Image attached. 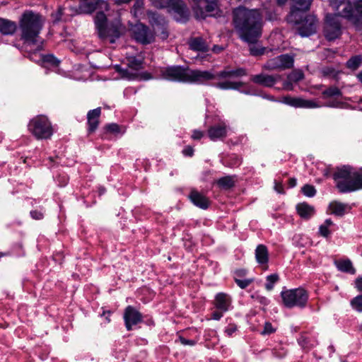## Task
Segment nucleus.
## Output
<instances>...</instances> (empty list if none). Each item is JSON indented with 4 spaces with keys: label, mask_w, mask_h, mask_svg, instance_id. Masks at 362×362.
<instances>
[{
    "label": "nucleus",
    "mask_w": 362,
    "mask_h": 362,
    "mask_svg": "<svg viewBox=\"0 0 362 362\" xmlns=\"http://www.w3.org/2000/svg\"><path fill=\"white\" fill-rule=\"evenodd\" d=\"M280 79L281 76L279 74L267 75L264 74L253 75L250 78L253 83L265 87H272Z\"/></svg>",
    "instance_id": "20"
},
{
    "label": "nucleus",
    "mask_w": 362,
    "mask_h": 362,
    "mask_svg": "<svg viewBox=\"0 0 362 362\" xmlns=\"http://www.w3.org/2000/svg\"><path fill=\"white\" fill-rule=\"evenodd\" d=\"M227 133L228 125L224 121H220L218 124L209 127L207 130V135L213 141L223 140L226 137Z\"/></svg>",
    "instance_id": "18"
},
{
    "label": "nucleus",
    "mask_w": 362,
    "mask_h": 362,
    "mask_svg": "<svg viewBox=\"0 0 362 362\" xmlns=\"http://www.w3.org/2000/svg\"><path fill=\"white\" fill-rule=\"evenodd\" d=\"M182 153L185 156H192L194 154V149L192 146H187L182 150Z\"/></svg>",
    "instance_id": "60"
},
{
    "label": "nucleus",
    "mask_w": 362,
    "mask_h": 362,
    "mask_svg": "<svg viewBox=\"0 0 362 362\" xmlns=\"http://www.w3.org/2000/svg\"><path fill=\"white\" fill-rule=\"evenodd\" d=\"M276 331V327H274L271 322H266L264 325L263 330L261 332L262 335H269Z\"/></svg>",
    "instance_id": "52"
},
{
    "label": "nucleus",
    "mask_w": 362,
    "mask_h": 362,
    "mask_svg": "<svg viewBox=\"0 0 362 362\" xmlns=\"http://www.w3.org/2000/svg\"><path fill=\"white\" fill-rule=\"evenodd\" d=\"M334 265L340 272L351 274H356V269L354 267L351 261L349 259L335 260Z\"/></svg>",
    "instance_id": "31"
},
{
    "label": "nucleus",
    "mask_w": 362,
    "mask_h": 362,
    "mask_svg": "<svg viewBox=\"0 0 362 362\" xmlns=\"http://www.w3.org/2000/svg\"><path fill=\"white\" fill-rule=\"evenodd\" d=\"M334 14L357 24L362 22V0L352 4L349 0H329Z\"/></svg>",
    "instance_id": "4"
},
{
    "label": "nucleus",
    "mask_w": 362,
    "mask_h": 362,
    "mask_svg": "<svg viewBox=\"0 0 362 362\" xmlns=\"http://www.w3.org/2000/svg\"><path fill=\"white\" fill-rule=\"evenodd\" d=\"M319 233L322 237L327 238L331 234V232L329 230V227L328 226H324L323 224H322L319 227Z\"/></svg>",
    "instance_id": "55"
},
{
    "label": "nucleus",
    "mask_w": 362,
    "mask_h": 362,
    "mask_svg": "<svg viewBox=\"0 0 362 362\" xmlns=\"http://www.w3.org/2000/svg\"><path fill=\"white\" fill-rule=\"evenodd\" d=\"M42 16L32 11H25L19 19L21 40L26 45H37L42 41L40 33L43 28Z\"/></svg>",
    "instance_id": "2"
},
{
    "label": "nucleus",
    "mask_w": 362,
    "mask_h": 362,
    "mask_svg": "<svg viewBox=\"0 0 362 362\" xmlns=\"http://www.w3.org/2000/svg\"><path fill=\"white\" fill-rule=\"evenodd\" d=\"M297 33L303 37H309L316 32L317 20L315 16L304 13L302 18L296 23Z\"/></svg>",
    "instance_id": "15"
},
{
    "label": "nucleus",
    "mask_w": 362,
    "mask_h": 362,
    "mask_svg": "<svg viewBox=\"0 0 362 362\" xmlns=\"http://www.w3.org/2000/svg\"><path fill=\"white\" fill-rule=\"evenodd\" d=\"M188 45L189 48L193 51L206 52L209 50L207 42L202 37H191L189 40Z\"/></svg>",
    "instance_id": "26"
},
{
    "label": "nucleus",
    "mask_w": 362,
    "mask_h": 362,
    "mask_svg": "<svg viewBox=\"0 0 362 362\" xmlns=\"http://www.w3.org/2000/svg\"><path fill=\"white\" fill-rule=\"evenodd\" d=\"M279 61L282 66V69H288L293 66L294 58L293 56L288 54H281L278 56Z\"/></svg>",
    "instance_id": "34"
},
{
    "label": "nucleus",
    "mask_w": 362,
    "mask_h": 362,
    "mask_svg": "<svg viewBox=\"0 0 362 362\" xmlns=\"http://www.w3.org/2000/svg\"><path fill=\"white\" fill-rule=\"evenodd\" d=\"M100 115V107H97L95 109L88 111L87 114V124L88 132L89 134L94 132L98 129Z\"/></svg>",
    "instance_id": "22"
},
{
    "label": "nucleus",
    "mask_w": 362,
    "mask_h": 362,
    "mask_svg": "<svg viewBox=\"0 0 362 362\" xmlns=\"http://www.w3.org/2000/svg\"><path fill=\"white\" fill-rule=\"evenodd\" d=\"M146 13L148 18V23L153 29L159 26H163L168 23L165 17L157 12L148 11Z\"/></svg>",
    "instance_id": "29"
},
{
    "label": "nucleus",
    "mask_w": 362,
    "mask_h": 362,
    "mask_svg": "<svg viewBox=\"0 0 362 362\" xmlns=\"http://www.w3.org/2000/svg\"><path fill=\"white\" fill-rule=\"evenodd\" d=\"M313 0H291V11L287 16L288 23H298L304 15V13L310 10Z\"/></svg>",
    "instance_id": "12"
},
{
    "label": "nucleus",
    "mask_w": 362,
    "mask_h": 362,
    "mask_svg": "<svg viewBox=\"0 0 362 362\" xmlns=\"http://www.w3.org/2000/svg\"><path fill=\"white\" fill-rule=\"evenodd\" d=\"M351 305L357 312L362 313V295L354 297L351 300Z\"/></svg>",
    "instance_id": "46"
},
{
    "label": "nucleus",
    "mask_w": 362,
    "mask_h": 362,
    "mask_svg": "<svg viewBox=\"0 0 362 362\" xmlns=\"http://www.w3.org/2000/svg\"><path fill=\"white\" fill-rule=\"evenodd\" d=\"M205 3L206 4V6L205 7L206 12L210 13L215 11L218 9V0H204Z\"/></svg>",
    "instance_id": "47"
},
{
    "label": "nucleus",
    "mask_w": 362,
    "mask_h": 362,
    "mask_svg": "<svg viewBox=\"0 0 362 362\" xmlns=\"http://www.w3.org/2000/svg\"><path fill=\"white\" fill-rule=\"evenodd\" d=\"M284 103L294 107L315 108L317 107V105L313 100L290 96L284 97Z\"/></svg>",
    "instance_id": "21"
},
{
    "label": "nucleus",
    "mask_w": 362,
    "mask_h": 362,
    "mask_svg": "<svg viewBox=\"0 0 362 362\" xmlns=\"http://www.w3.org/2000/svg\"><path fill=\"white\" fill-rule=\"evenodd\" d=\"M234 180L232 176H225L218 180L217 184L223 188L229 189L234 186Z\"/></svg>",
    "instance_id": "41"
},
{
    "label": "nucleus",
    "mask_w": 362,
    "mask_h": 362,
    "mask_svg": "<svg viewBox=\"0 0 362 362\" xmlns=\"http://www.w3.org/2000/svg\"><path fill=\"white\" fill-rule=\"evenodd\" d=\"M65 4L76 14H91L98 8L110 9L105 0H65Z\"/></svg>",
    "instance_id": "6"
},
{
    "label": "nucleus",
    "mask_w": 362,
    "mask_h": 362,
    "mask_svg": "<svg viewBox=\"0 0 362 362\" xmlns=\"http://www.w3.org/2000/svg\"><path fill=\"white\" fill-rule=\"evenodd\" d=\"M263 69L269 71L283 70L282 66L279 61L278 57L269 59L263 66Z\"/></svg>",
    "instance_id": "36"
},
{
    "label": "nucleus",
    "mask_w": 362,
    "mask_h": 362,
    "mask_svg": "<svg viewBox=\"0 0 362 362\" xmlns=\"http://www.w3.org/2000/svg\"><path fill=\"white\" fill-rule=\"evenodd\" d=\"M152 31L155 32V36H158L163 40H166L169 35L168 23L163 26H159L153 29Z\"/></svg>",
    "instance_id": "40"
},
{
    "label": "nucleus",
    "mask_w": 362,
    "mask_h": 362,
    "mask_svg": "<svg viewBox=\"0 0 362 362\" xmlns=\"http://www.w3.org/2000/svg\"><path fill=\"white\" fill-rule=\"evenodd\" d=\"M255 259L264 269L268 268L269 251L267 247L264 245H258L255 251Z\"/></svg>",
    "instance_id": "23"
},
{
    "label": "nucleus",
    "mask_w": 362,
    "mask_h": 362,
    "mask_svg": "<svg viewBox=\"0 0 362 362\" xmlns=\"http://www.w3.org/2000/svg\"><path fill=\"white\" fill-rule=\"evenodd\" d=\"M17 30L15 21L0 18V33L3 35H13Z\"/></svg>",
    "instance_id": "28"
},
{
    "label": "nucleus",
    "mask_w": 362,
    "mask_h": 362,
    "mask_svg": "<svg viewBox=\"0 0 362 362\" xmlns=\"http://www.w3.org/2000/svg\"><path fill=\"white\" fill-rule=\"evenodd\" d=\"M362 64V57L356 55L351 57L346 62V66L352 70L357 69Z\"/></svg>",
    "instance_id": "37"
},
{
    "label": "nucleus",
    "mask_w": 362,
    "mask_h": 362,
    "mask_svg": "<svg viewBox=\"0 0 362 362\" xmlns=\"http://www.w3.org/2000/svg\"><path fill=\"white\" fill-rule=\"evenodd\" d=\"M247 74L246 69L242 67L231 70L226 68L218 71L216 74H214L210 71L189 69L187 68V83L205 84L207 81L216 78L227 79L233 77H242Z\"/></svg>",
    "instance_id": "3"
},
{
    "label": "nucleus",
    "mask_w": 362,
    "mask_h": 362,
    "mask_svg": "<svg viewBox=\"0 0 362 362\" xmlns=\"http://www.w3.org/2000/svg\"><path fill=\"white\" fill-rule=\"evenodd\" d=\"M262 14L264 13L266 19L268 21H274L277 18L276 5L274 1L267 0L264 2L262 5V8H259Z\"/></svg>",
    "instance_id": "27"
},
{
    "label": "nucleus",
    "mask_w": 362,
    "mask_h": 362,
    "mask_svg": "<svg viewBox=\"0 0 362 362\" xmlns=\"http://www.w3.org/2000/svg\"><path fill=\"white\" fill-rule=\"evenodd\" d=\"M179 341L184 346H193L197 344V341L194 339H187L182 336H180L178 338Z\"/></svg>",
    "instance_id": "54"
},
{
    "label": "nucleus",
    "mask_w": 362,
    "mask_h": 362,
    "mask_svg": "<svg viewBox=\"0 0 362 362\" xmlns=\"http://www.w3.org/2000/svg\"><path fill=\"white\" fill-rule=\"evenodd\" d=\"M153 6L157 8H170L178 22H186L189 18L188 9L182 0H150Z\"/></svg>",
    "instance_id": "8"
},
{
    "label": "nucleus",
    "mask_w": 362,
    "mask_h": 362,
    "mask_svg": "<svg viewBox=\"0 0 362 362\" xmlns=\"http://www.w3.org/2000/svg\"><path fill=\"white\" fill-rule=\"evenodd\" d=\"M245 83L242 81H231L226 80L224 81L218 82L214 84V86L221 90H238L243 87Z\"/></svg>",
    "instance_id": "32"
},
{
    "label": "nucleus",
    "mask_w": 362,
    "mask_h": 362,
    "mask_svg": "<svg viewBox=\"0 0 362 362\" xmlns=\"http://www.w3.org/2000/svg\"><path fill=\"white\" fill-rule=\"evenodd\" d=\"M296 210L298 215L303 219H310L315 214V208L305 202L296 205Z\"/></svg>",
    "instance_id": "30"
},
{
    "label": "nucleus",
    "mask_w": 362,
    "mask_h": 362,
    "mask_svg": "<svg viewBox=\"0 0 362 362\" xmlns=\"http://www.w3.org/2000/svg\"><path fill=\"white\" fill-rule=\"evenodd\" d=\"M293 81L286 80L283 83V88L286 90H292L293 89Z\"/></svg>",
    "instance_id": "61"
},
{
    "label": "nucleus",
    "mask_w": 362,
    "mask_h": 362,
    "mask_svg": "<svg viewBox=\"0 0 362 362\" xmlns=\"http://www.w3.org/2000/svg\"><path fill=\"white\" fill-rule=\"evenodd\" d=\"M95 26L100 33L104 29L108 24L107 23V18L103 11H99L96 13L94 18Z\"/></svg>",
    "instance_id": "33"
},
{
    "label": "nucleus",
    "mask_w": 362,
    "mask_h": 362,
    "mask_svg": "<svg viewBox=\"0 0 362 362\" xmlns=\"http://www.w3.org/2000/svg\"><path fill=\"white\" fill-rule=\"evenodd\" d=\"M324 98H333L341 96V91L337 86H330L322 91Z\"/></svg>",
    "instance_id": "39"
},
{
    "label": "nucleus",
    "mask_w": 362,
    "mask_h": 362,
    "mask_svg": "<svg viewBox=\"0 0 362 362\" xmlns=\"http://www.w3.org/2000/svg\"><path fill=\"white\" fill-rule=\"evenodd\" d=\"M187 68L181 66H172L160 71V76L165 80L187 83Z\"/></svg>",
    "instance_id": "16"
},
{
    "label": "nucleus",
    "mask_w": 362,
    "mask_h": 362,
    "mask_svg": "<svg viewBox=\"0 0 362 362\" xmlns=\"http://www.w3.org/2000/svg\"><path fill=\"white\" fill-rule=\"evenodd\" d=\"M355 286L358 291L362 292V276H358L355 281Z\"/></svg>",
    "instance_id": "63"
},
{
    "label": "nucleus",
    "mask_w": 362,
    "mask_h": 362,
    "mask_svg": "<svg viewBox=\"0 0 362 362\" xmlns=\"http://www.w3.org/2000/svg\"><path fill=\"white\" fill-rule=\"evenodd\" d=\"M354 170L350 165H343L336 168L333 172L332 178L340 193L356 191L354 187Z\"/></svg>",
    "instance_id": "5"
},
{
    "label": "nucleus",
    "mask_w": 362,
    "mask_h": 362,
    "mask_svg": "<svg viewBox=\"0 0 362 362\" xmlns=\"http://www.w3.org/2000/svg\"><path fill=\"white\" fill-rule=\"evenodd\" d=\"M106 129L108 132H110L112 133H118L119 132V127L117 124L112 123V124H109L106 126Z\"/></svg>",
    "instance_id": "59"
},
{
    "label": "nucleus",
    "mask_w": 362,
    "mask_h": 362,
    "mask_svg": "<svg viewBox=\"0 0 362 362\" xmlns=\"http://www.w3.org/2000/svg\"><path fill=\"white\" fill-rule=\"evenodd\" d=\"M234 280L237 285L242 289L246 288L254 281L253 279H240L237 277H235Z\"/></svg>",
    "instance_id": "50"
},
{
    "label": "nucleus",
    "mask_w": 362,
    "mask_h": 362,
    "mask_svg": "<svg viewBox=\"0 0 362 362\" xmlns=\"http://www.w3.org/2000/svg\"><path fill=\"white\" fill-rule=\"evenodd\" d=\"M265 48L259 45H252L250 47V53L252 56H261L264 53Z\"/></svg>",
    "instance_id": "48"
},
{
    "label": "nucleus",
    "mask_w": 362,
    "mask_h": 362,
    "mask_svg": "<svg viewBox=\"0 0 362 362\" xmlns=\"http://www.w3.org/2000/svg\"><path fill=\"white\" fill-rule=\"evenodd\" d=\"M340 16L337 14L327 13L325 16V24L324 34L328 40H334L341 35V23L339 20Z\"/></svg>",
    "instance_id": "11"
},
{
    "label": "nucleus",
    "mask_w": 362,
    "mask_h": 362,
    "mask_svg": "<svg viewBox=\"0 0 362 362\" xmlns=\"http://www.w3.org/2000/svg\"><path fill=\"white\" fill-rule=\"evenodd\" d=\"M143 317L140 312L132 305H128L124 312V320L126 328L131 330L132 326L136 325L142 321Z\"/></svg>",
    "instance_id": "17"
},
{
    "label": "nucleus",
    "mask_w": 362,
    "mask_h": 362,
    "mask_svg": "<svg viewBox=\"0 0 362 362\" xmlns=\"http://www.w3.org/2000/svg\"><path fill=\"white\" fill-rule=\"evenodd\" d=\"M321 72H322V74L323 76L330 78H332L336 81H337L339 79V74L340 73L339 71H337L335 69H334L332 67H329V66L324 67L322 69Z\"/></svg>",
    "instance_id": "38"
},
{
    "label": "nucleus",
    "mask_w": 362,
    "mask_h": 362,
    "mask_svg": "<svg viewBox=\"0 0 362 362\" xmlns=\"http://www.w3.org/2000/svg\"><path fill=\"white\" fill-rule=\"evenodd\" d=\"M127 68L116 66V70L123 78L129 80L134 79L136 77V71L143 68V59L134 56L127 57Z\"/></svg>",
    "instance_id": "14"
},
{
    "label": "nucleus",
    "mask_w": 362,
    "mask_h": 362,
    "mask_svg": "<svg viewBox=\"0 0 362 362\" xmlns=\"http://www.w3.org/2000/svg\"><path fill=\"white\" fill-rule=\"evenodd\" d=\"M272 355L276 358H283L286 355V351L284 349H274L272 351Z\"/></svg>",
    "instance_id": "57"
},
{
    "label": "nucleus",
    "mask_w": 362,
    "mask_h": 362,
    "mask_svg": "<svg viewBox=\"0 0 362 362\" xmlns=\"http://www.w3.org/2000/svg\"><path fill=\"white\" fill-rule=\"evenodd\" d=\"M298 341L303 349H310L314 346V344H310V339L304 335L300 336Z\"/></svg>",
    "instance_id": "51"
},
{
    "label": "nucleus",
    "mask_w": 362,
    "mask_h": 362,
    "mask_svg": "<svg viewBox=\"0 0 362 362\" xmlns=\"http://www.w3.org/2000/svg\"><path fill=\"white\" fill-rule=\"evenodd\" d=\"M98 35L103 40L112 44L120 37L121 33L117 25L110 24L98 33Z\"/></svg>",
    "instance_id": "19"
},
{
    "label": "nucleus",
    "mask_w": 362,
    "mask_h": 362,
    "mask_svg": "<svg viewBox=\"0 0 362 362\" xmlns=\"http://www.w3.org/2000/svg\"><path fill=\"white\" fill-rule=\"evenodd\" d=\"M30 216L35 220H41L44 217V214L41 211L33 210L30 212Z\"/></svg>",
    "instance_id": "56"
},
{
    "label": "nucleus",
    "mask_w": 362,
    "mask_h": 362,
    "mask_svg": "<svg viewBox=\"0 0 362 362\" xmlns=\"http://www.w3.org/2000/svg\"><path fill=\"white\" fill-rule=\"evenodd\" d=\"M193 10H194V12L197 18H205L206 16L204 14V11L199 5H197L196 6H194Z\"/></svg>",
    "instance_id": "58"
},
{
    "label": "nucleus",
    "mask_w": 362,
    "mask_h": 362,
    "mask_svg": "<svg viewBox=\"0 0 362 362\" xmlns=\"http://www.w3.org/2000/svg\"><path fill=\"white\" fill-rule=\"evenodd\" d=\"M302 192L303 193L304 195L308 197H313L316 194V189L313 185H305L302 187Z\"/></svg>",
    "instance_id": "49"
},
{
    "label": "nucleus",
    "mask_w": 362,
    "mask_h": 362,
    "mask_svg": "<svg viewBox=\"0 0 362 362\" xmlns=\"http://www.w3.org/2000/svg\"><path fill=\"white\" fill-rule=\"evenodd\" d=\"M42 61L45 63L50 64L54 66H58L59 64V61L52 54H47L43 56Z\"/></svg>",
    "instance_id": "53"
},
{
    "label": "nucleus",
    "mask_w": 362,
    "mask_h": 362,
    "mask_svg": "<svg viewBox=\"0 0 362 362\" xmlns=\"http://www.w3.org/2000/svg\"><path fill=\"white\" fill-rule=\"evenodd\" d=\"M189 199L195 206L202 209H206L210 204L208 198L195 189L190 192Z\"/></svg>",
    "instance_id": "25"
},
{
    "label": "nucleus",
    "mask_w": 362,
    "mask_h": 362,
    "mask_svg": "<svg viewBox=\"0 0 362 362\" xmlns=\"http://www.w3.org/2000/svg\"><path fill=\"white\" fill-rule=\"evenodd\" d=\"M322 173H323V175L326 177H329V176H332V168L329 166V167H327L326 168H325L322 171Z\"/></svg>",
    "instance_id": "64"
},
{
    "label": "nucleus",
    "mask_w": 362,
    "mask_h": 362,
    "mask_svg": "<svg viewBox=\"0 0 362 362\" xmlns=\"http://www.w3.org/2000/svg\"><path fill=\"white\" fill-rule=\"evenodd\" d=\"M204 132L199 130H194L192 134V138L194 140L200 139L203 137Z\"/></svg>",
    "instance_id": "62"
},
{
    "label": "nucleus",
    "mask_w": 362,
    "mask_h": 362,
    "mask_svg": "<svg viewBox=\"0 0 362 362\" xmlns=\"http://www.w3.org/2000/svg\"><path fill=\"white\" fill-rule=\"evenodd\" d=\"M242 163V158L236 154L228 156L224 160V164L230 168H237Z\"/></svg>",
    "instance_id": "35"
},
{
    "label": "nucleus",
    "mask_w": 362,
    "mask_h": 362,
    "mask_svg": "<svg viewBox=\"0 0 362 362\" xmlns=\"http://www.w3.org/2000/svg\"><path fill=\"white\" fill-rule=\"evenodd\" d=\"M234 28L240 38L250 44H255L262 36L264 18L260 9H249L240 6L233 12Z\"/></svg>",
    "instance_id": "1"
},
{
    "label": "nucleus",
    "mask_w": 362,
    "mask_h": 362,
    "mask_svg": "<svg viewBox=\"0 0 362 362\" xmlns=\"http://www.w3.org/2000/svg\"><path fill=\"white\" fill-rule=\"evenodd\" d=\"M328 209L331 214L341 217L351 210V206L348 204L335 200L329 203Z\"/></svg>",
    "instance_id": "24"
},
{
    "label": "nucleus",
    "mask_w": 362,
    "mask_h": 362,
    "mask_svg": "<svg viewBox=\"0 0 362 362\" xmlns=\"http://www.w3.org/2000/svg\"><path fill=\"white\" fill-rule=\"evenodd\" d=\"M279 276L276 274H270L267 276V282L265 284V288L267 291L273 289L274 284L279 281Z\"/></svg>",
    "instance_id": "44"
},
{
    "label": "nucleus",
    "mask_w": 362,
    "mask_h": 362,
    "mask_svg": "<svg viewBox=\"0 0 362 362\" xmlns=\"http://www.w3.org/2000/svg\"><path fill=\"white\" fill-rule=\"evenodd\" d=\"M287 78L297 83L304 78V74L300 69H295L288 75Z\"/></svg>",
    "instance_id": "43"
},
{
    "label": "nucleus",
    "mask_w": 362,
    "mask_h": 362,
    "mask_svg": "<svg viewBox=\"0 0 362 362\" xmlns=\"http://www.w3.org/2000/svg\"><path fill=\"white\" fill-rule=\"evenodd\" d=\"M213 305L216 310L211 313V319L219 320L224 313L232 309V298L226 293H218L215 296Z\"/></svg>",
    "instance_id": "10"
},
{
    "label": "nucleus",
    "mask_w": 362,
    "mask_h": 362,
    "mask_svg": "<svg viewBox=\"0 0 362 362\" xmlns=\"http://www.w3.org/2000/svg\"><path fill=\"white\" fill-rule=\"evenodd\" d=\"M28 130L37 139H48L54 133L50 121L45 115L33 118L28 124Z\"/></svg>",
    "instance_id": "7"
},
{
    "label": "nucleus",
    "mask_w": 362,
    "mask_h": 362,
    "mask_svg": "<svg viewBox=\"0 0 362 362\" xmlns=\"http://www.w3.org/2000/svg\"><path fill=\"white\" fill-rule=\"evenodd\" d=\"M354 185L356 191L362 189V168L358 170H354Z\"/></svg>",
    "instance_id": "42"
},
{
    "label": "nucleus",
    "mask_w": 362,
    "mask_h": 362,
    "mask_svg": "<svg viewBox=\"0 0 362 362\" xmlns=\"http://www.w3.org/2000/svg\"><path fill=\"white\" fill-rule=\"evenodd\" d=\"M281 296L284 306L288 308H304L308 300L307 291L302 288L282 291Z\"/></svg>",
    "instance_id": "9"
},
{
    "label": "nucleus",
    "mask_w": 362,
    "mask_h": 362,
    "mask_svg": "<svg viewBox=\"0 0 362 362\" xmlns=\"http://www.w3.org/2000/svg\"><path fill=\"white\" fill-rule=\"evenodd\" d=\"M132 34L134 39L141 45H149L155 41V32L141 23L133 26Z\"/></svg>",
    "instance_id": "13"
},
{
    "label": "nucleus",
    "mask_w": 362,
    "mask_h": 362,
    "mask_svg": "<svg viewBox=\"0 0 362 362\" xmlns=\"http://www.w3.org/2000/svg\"><path fill=\"white\" fill-rule=\"evenodd\" d=\"M144 7L143 0H134V5L131 8V13L134 18H139V13Z\"/></svg>",
    "instance_id": "45"
}]
</instances>
